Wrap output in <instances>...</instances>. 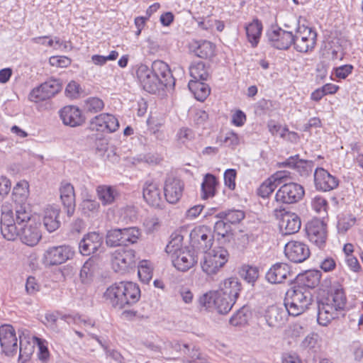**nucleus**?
I'll list each match as a JSON object with an SVG mask.
<instances>
[{"label":"nucleus","instance_id":"1","mask_svg":"<svg viewBox=\"0 0 363 363\" xmlns=\"http://www.w3.org/2000/svg\"><path fill=\"white\" fill-rule=\"evenodd\" d=\"M105 298L113 307L122 309L136 303L140 298L139 286L131 281H121L109 286Z\"/></svg>","mask_w":363,"mask_h":363},{"label":"nucleus","instance_id":"2","mask_svg":"<svg viewBox=\"0 0 363 363\" xmlns=\"http://www.w3.org/2000/svg\"><path fill=\"white\" fill-rule=\"evenodd\" d=\"M346 305V297L342 290H336L330 296L318 302L317 321L319 325L327 326L332 320L337 318Z\"/></svg>","mask_w":363,"mask_h":363},{"label":"nucleus","instance_id":"3","mask_svg":"<svg viewBox=\"0 0 363 363\" xmlns=\"http://www.w3.org/2000/svg\"><path fill=\"white\" fill-rule=\"evenodd\" d=\"M312 300L310 289L301 285H295L286 292L284 298L285 309L290 315H299L308 308Z\"/></svg>","mask_w":363,"mask_h":363},{"label":"nucleus","instance_id":"4","mask_svg":"<svg viewBox=\"0 0 363 363\" xmlns=\"http://www.w3.org/2000/svg\"><path fill=\"white\" fill-rule=\"evenodd\" d=\"M28 183L21 181L13 187L12 200L15 205L16 220L18 224L28 221L32 216L30 205L27 202L29 191Z\"/></svg>","mask_w":363,"mask_h":363},{"label":"nucleus","instance_id":"5","mask_svg":"<svg viewBox=\"0 0 363 363\" xmlns=\"http://www.w3.org/2000/svg\"><path fill=\"white\" fill-rule=\"evenodd\" d=\"M228 256V252L223 247L205 252L201 261L203 272L208 275L216 274L227 262Z\"/></svg>","mask_w":363,"mask_h":363},{"label":"nucleus","instance_id":"6","mask_svg":"<svg viewBox=\"0 0 363 363\" xmlns=\"http://www.w3.org/2000/svg\"><path fill=\"white\" fill-rule=\"evenodd\" d=\"M294 49L300 52H307L315 48L317 33L311 28L304 25L298 26L294 35Z\"/></svg>","mask_w":363,"mask_h":363},{"label":"nucleus","instance_id":"7","mask_svg":"<svg viewBox=\"0 0 363 363\" xmlns=\"http://www.w3.org/2000/svg\"><path fill=\"white\" fill-rule=\"evenodd\" d=\"M304 188L296 182L283 184L275 194L276 201L285 204H293L300 201L304 196Z\"/></svg>","mask_w":363,"mask_h":363},{"label":"nucleus","instance_id":"8","mask_svg":"<svg viewBox=\"0 0 363 363\" xmlns=\"http://www.w3.org/2000/svg\"><path fill=\"white\" fill-rule=\"evenodd\" d=\"M74 254V250L68 245L53 246L45 251L42 260L45 266L58 265L72 259Z\"/></svg>","mask_w":363,"mask_h":363},{"label":"nucleus","instance_id":"9","mask_svg":"<svg viewBox=\"0 0 363 363\" xmlns=\"http://www.w3.org/2000/svg\"><path fill=\"white\" fill-rule=\"evenodd\" d=\"M112 267L114 271L123 274L135 266V252L121 248L112 253Z\"/></svg>","mask_w":363,"mask_h":363},{"label":"nucleus","instance_id":"10","mask_svg":"<svg viewBox=\"0 0 363 363\" xmlns=\"http://www.w3.org/2000/svg\"><path fill=\"white\" fill-rule=\"evenodd\" d=\"M62 88V84L60 79H50L33 89L29 94V99L34 102L44 101L59 93Z\"/></svg>","mask_w":363,"mask_h":363},{"label":"nucleus","instance_id":"11","mask_svg":"<svg viewBox=\"0 0 363 363\" xmlns=\"http://www.w3.org/2000/svg\"><path fill=\"white\" fill-rule=\"evenodd\" d=\"M136 75L143 88L150 93H156L164 89L160 79L145 65L141 64L138 66Z\"/></svg>","mask_w":363,"mask_h":363},{"label":"nucleus","instance_id":"12","mask_svg":"<svg viewBox=\"0 0 363 363\" xmlns=\"http://www.w3.org/2000/svg\"><path fill=\"white\" fill-rule=\"evenodd\" d=\"M189 237L191 247L203 252L211 247L214 240L211 230L206 226L194 228Z\"/></svg>","mask_w":363,"mask_h":363},{"label":"nucleus","instance_id":"13","mask_svg":"<svg viewBox=\"0 0 363 363\" xmlns=\"http://www.w3.org/2000/svg\"><path fill=\"white\" fill-rule=\"evenodd\" d=\"M0 345L6 355L13 356L17 353L18 338L12 325H3L0 327Z\"/></svg>","mask_w":363,"mask_h":363},{"label":"nucleus","instance_id":"14","mask_svg":"<svg viewBox=\"0 0 363 363\" xmlns=\"http://www.w3.org/2000/svg\"><path fill=\"white\" fill-rule=\"evenodd\" d=\"M276 217H281L279 228L284 235H291L297 233L301 225L300 218L295 213L285 211L284 209L274 210Z\"/></svg>","mask_w":363,"mask_h":363},{"label":"nucleus","instance_id":"15","mask_svg":"<svg viewBox=\"0 0 363 363\" xmlns=\"http://www.w3.org/2000/svg\"><path fill=\"white\" fill-rule=\"evenodd\" d=\"M20 240L26 245L33 247L36 245L42 238L40 224L29 220L22 223L21 225Z\"/></svg>","mask_w":363,"mask_h":363},{"label":"nucleus","instance_id":"16","mask_svg":"<svg viewBox=\"0 0 363 363\" xmlns=\"http://www.w3.org/2000/svg\"><path fill=\"white\" fill-rule=\"evenodd\" d=\"M309 240L319 248L324 247L327 239L326 225L319 219H313L306 226Z\"/></svg>","mask_w":363,"mask_h":363},{"label":"nucleus","instance_id":"17","mask_svg":"<svg viewBox=\"0 0 363 363\" xmlns=\"http://www.w3.org/2000/svg\"><path fill=\"white\" fill-rule=\"evenodd\" d=\"M184 189V182L179 178L169 176L164 184V195L166 201L175 204L181 199Z\"/></svg>","mask_w":363,"mask_h":363},{"label":"nucleus","instance_id":"18","mask_svg":"<svg viewBox=\"0 0 363 363\" xmlns=\"http://www.w3.org/2000/svg\"><path fill=\"white\" fill-rule=\"evenodd\" d=\"M286 257L293 262L301 263L310 256L308 246L303 242L291 240L285 245Z\"/></svg>","mask_w":363,"mask_h":363},{"label":"nucleus","instance_id":"19","mask_svg":"<svg viewBox=\"0 0 363 363\" xmlns=\"http://www.w3.org/2000/svg\"><path fill=\"white\" fill-rule=\"evenodd\" d=\"M269 41L274 48L287 50L293 45L294 34L281 28H272L267 33Z\"/></svg>","mask_w":363,"mask_h":363},{"label":"nucleus","instance_id":"20","mask_svg":"<svg viewBox=\"0 0 363 363\" xmlns=\"http://www.w3.org/2000/svg\"><path fill=\"white\" fill-rule=\"evenodd\" d=\"M103 237L98 233L92 232L84 236L79 244V249L83 255L89 256L101 252Z\"/></svg>","mask_w":363,"mask_h":363},{"label":"nucleus","instance_id":"21","mask_svg":"<svg viewBox=\"0 0 363 363\" xmlns=\"http://www.w3.org/2000/svg\"><path fill=\"white\" fill-rule=\"evenodd\" d=\"M172 262L175 268L182 272H186L197 263V256L194 250L189 247L178 251L171 256Z\"/></svg>","mask_w":363,"mask_h":363},{"label":"nucleus","instance_id":"22","mask_svg":"<svg viewBox=\"0 0 363 363\" xmlns=\"http://www.w3.org/2000/svg\"><path fill=\"white\" fill-rule=\"evenodd\" d=\"M314 183L318 190L329 191L337 188L339 180L325 169L319 167L314 172Z\"/></svg>","mask_w":363,"mask_h":363},{"label":"nucleus","instance_id":"23","mask_svg":"<svg viewBox=\"0 0 363 363\" xmlns=\"http://www.w3.org/2000/svg\"><path fill=\"white\" fill-rule=\"evenodd\" d=\"M277 167L279 168L287 167L296 170L301 177H308L313 171V162L310 160H301L296 155L289 157L284 162H279Z\"/></svg>","mask_w":363,"mask_h":363},{"label":"nucleus","instance_id":"24","mask_svg":"<svg viewBox=\"0 0 363 363\" xmlns=\"http://www.w3.org/2000/svg\"><path fill=\"white\" fill-rule=\"evenodd\" d=\"M286 309L276 305L268 306L264 314L267 325L272 328L282 327L286 320Z\"/></svg>","mask_w":363,"mask_h":363},{"label":"nucleus","instance_id":"25","mask_svg":"<svg viewBox=\"0 0 363 363\" xmlns=\"http://www.w3.org/2000/svg\"><path fill=\"white\" fill-rule=\"evenodd\" d=\"M291 267L286 263H276L267 272L266 279L272 284L282 283L288 277L293 278Z\"/></svg>","mask_w":363,"mask_h":363},{"label":"nucleus","instance_id":"26","mask_svg":"<svg viewBox=\"0 0 363 363\" xmlns=\"http://www.w3.org/2000/svg\"><path fill=\"white\" fill-rule=\"evenodd\" d=\"M143 198L151 206L161 208L164 203L161 192L157 184L152 182H146L143 186Z\"/></svg>","mask_w":363,"mask_h":363},{"label":"nucleus","instance_id":"27","mask_svg":"<svg viewBox=\"0 0 363 363\" xmlns=\"http://www.w3.org/2000/svg\"><path fill=\"white\" fill-rule=\"evenodd\" d=\"M60 116L65 125L71 127L79 126L84 121L82 111L74 106H67L62 108L60 111Z\"/></svg>","mask_w":363,"mask_h":363},{"label":"nucleus","instance_id":"28","mask_svg":"<svg viewBox=\"0 0 363 363\" xmlns=\"http://www.w3.org/2000/svg\"><path fill=\"white\" fill-rule=\"evenodd\" d=\"M60 199L69 216L73 215L75 209V194L74 186L69 182H63L60 188Z\"/></svg>","mask_w":363,"mask_h":363},{"label":"nucleus","instance_id":"29","mask_svg":"<svg viewBox=\"0 0 363 363\" xmlns=\"http://www.w3.org/2000/svg\"><path fill=\"white\" fill-rule=\"evenodd\" d=\"M150 69L160 79L163 87H168L174 84V78L169 65L166 62L162 60H155L152 62Z\"/></svg>","mask_w":363,"mask_h":363},{"label":"nucleus","instance_id":"30","mask_svg":"<svg viewBox=\"0 0 363 363\" xmlns=\"http://www.w3.org/2000/svg\"><path fill=\"white\" fill-rule=\"evenodd\" d=\"M60 210L53 206H48L43 210V222L45 228L49 233H52L59 228Z\"/></svg>","mask_w":363,"mask_h":363},{"label":"nucleus","instance_id":"31","mask_svg":"<svg viewBox=\"0 0 363 363\" xmlns=\"http://www.w3.org/2000/svg\"><path fill=\"white\" fill-rule=\"evenodd\" d=\"M216 291L236 301L241 291V284L238 278L230 277L222 281Z\"/></svg>","mask_w":363,"mask_h":363},{"label":"nucleus","instance_id":"32","mask_svg":"<svg viewBox=\"0 0 363 363\" xmlns=\"http://www.w3.org/2000/svg\"><path fill=\"white\" fill-rule=\"evenodd\" d=\"M99 200L103 206L112 205L117 197L118 192L116 187L109 185H99L96 189Z\"/></svg>","mask_w":363,"mask_h":363},{"label":"nucleus","instance_id":"33","mask_svg":"<svg viewBox=\"0 0 363 363\" xmlns=\"http://www.w3.org/2000/svg\"><path fill=\"white\" fill-rule=\"evenodd\" d=\"M1 232L5 239L13 241L17 238H20L21 226L18 225L16 218L5 219L1 222Z\"/></svg>","mask_w":363,"mask_h":363},{"label":"nucleus","instance_id":"34","mask_svg":"<svg viewBox=\"0 0 363 363\" xmlns=\"http://www.w3.org/2000/svg\"><path fill=\"white\" fill-rule=\"evenodd\" d=\"M204 80H190L188 87L194 97L200 101H203L210 94L209 86L203 82Z\"/></svg>","mask_w":363,"mask_h":363},{"label":"nucleus","instance_id":"35","mask_svg":"<svg viewBox=\"0 0 363 363\" xmlns=\"http://www.w3.org/2000/svg\"><path fill=\"white\" fill-rule=\"evenodd\" d=\"M213 306L218 313L220 314L228 313L235 304V301L221 293L214 291Z\"/></svg>","mask_w":363,"mask_h":363},{"label":"nucleus","instance_id":"36","mask_svg":"<svg viewBox=\"0 0 363 363\" xmlns=\"http://www.w3.org/2000/svg\"><path fill=\"white\" fill-rule=\"evenodd\" d=\"M245 28L249 43L251 44L252 47H256L262 34V23L257 19H255L250 23L246 25Z\"/></svg>","mask_w":363,"mask_h":363},{"label":"nucleus","instance_id":"37","mask_svg":"<svg viewBox=\"0 0 363 363\" xmlns=\"http://www.w3.org/2000/svg\"><path fill=\"white\" fill-rule=\"evenodd\" d=\"M191 80H207L209 77V68L203 62H194L189 67Z\"/></svg>","mask_w":363,"mask_h":363},{"label":"nucleus","instance_id":"38","mask_svg":"<svg viewBox=\"0 0 363 363\" xmlns=\"http://www.w3.org/2000/svg\"><path fill=\"white\" fill-rule=\"evenodd\" d=\"M216 184L217 179L215 176L211 174H206L201 184V198L207 199L213 197L215 195Z\"/></svg>","mask_w":363,"mask_h":363},{"label":"nucleus","instance_id":"39","mask_svg":"<svg viewBox=\"0 0 363 363\" xmlns=\"http://www.w3.org/2000/svg\"><path fill=\"white\" fill-rule=\"evenodd\" d=\"M320 279V273L319 271H308L298 277V281L301 283L298 285L307 287L311 291L312 289L315 288L319 284Z\"/></svg>","mask_w":363,"mask_h":363},{"label":"nucleus","instance_id":"40","mask_svg":"<svg viewBox=\"0 0 363 363\" xmlns=\"http://www.w3.org/2000/svg\"><path fill=\"white\" fill-rule=\"evenodd\" d=\"M35 343H34V339L33 338V342H30L26 340V338L22 339L20 337V342L18 344V352H19V361H21L22 363L26 362L29 359L30 356L33 354L34 352Z\"/></svg>","mask_w":363,"mask_h":363},{"label":"nucleus","instance_id":"41","mask_svg":"<svg viewBox=\"0 0 363 363\" xmlns=\"http://www.w3.org/2000/svg\"><path fill=\"white\" fill-rule=\"evenodd\" d=\"M217 218L225 220L229 224L239 223L245 218V213L240 210H228L219 213Z\"/></svg>","mask_w":363,"mask_h":363},{"label":"nucleus","instance_id":"42","mask_svg":"<svg viewBox=\"0 0 363 363\" xmlns=\"http://www.w3.org/2000/svg\"><path fill=\"white\" fill-rule=\"evenodd\" d=\"M215 45L210 41L203 40L198 43L194 50L196 56L200 58H208L214 55Z\"/></svg>","mask_w":363,"mask_h":363},{"label":"nucleus","instance_id":"43","mask_svg":"<svg viewBox=\"0 0 363 363\" xmlns=\"http://www.w3.org/2000/svg\"><path fill=\"white\" fill-rule=\"evenodd\" d=\"M171 240L166 246L165 251L171 256L174 255L178 251L184 250L182 247L183 236L178 233H173L171 235Z\"/></svg>","mask_w":363,"mask_h":363},{"label":"nucleus","instance_id":"44","mask_svg":"<svg viewBox=\"0 0 363 363\" xmlns=\"http://www.w3.org/2000/svg\"><path fill=\"white\" fill-rule=\"evenodd\" d=\"M81 209L83 214L86 216H94L96 215L100 209V203L95 199H84L81 203Z\"/></svg>","mask_w":363,"mask_h":363},{"label":"nucleus","instance_id":"45","mask_svg":"<svg viewBox=\"0 0 363 363\" xmlns=\"http://www.w3.org/2000/svg\"><path fill=\"white\" fill-rule=\"evenodd\" d=\"M138 274L141 281L147 284L152 279V270L150 263L147 260L140 262Z\"/></svg>","mask_w":363,"mask_h":363},{"label":"nucleus","instance_id":"46","mask_svg":"<svg viewBox=\"0 0 363 363\" xmlns=\"http://www.w3.org/2000/svg\"><path fill=\"white\" fill-rule=\"evenodd\" d=\"M123 245L136 243L140 236V232L135 227L122 229Z\"/></svg>","mask_w":363,"mask_h":363},{"label":"nucleus","instance_id":"47","mask_svg":"<svg viewBox=\"0 0 363 363\" xmlns=\"http://www.w3.org/2000/svg\"><path fill=\"white\" fill-rule=\"evenodd\" d=\"M106 244L111 247L123 245L122 229L115 228L109 230L106 235Z\"/></svg>","mask_w":363,"mask_h":363},{"label":"nucleus","instance_id":"48","mask_svg":"<svg viewBox=\"0 0 363 363\" xmlns=\"http://www.w3.org/2000/svg\"><path fill=\"white\" fill-rule=\"evenodd\" d=\"M277 184L270 176L268 179L262 182L257 189V194L262 198H267L272 194L277 187Z\"/></svg>","mask_w":363,"mask_h":363},{"label":"nucleus","instance_id":"49","mask_svg":"<svg viewBox=\"0 0 363 363\" xmlns=\"http://www.w3.org/2000/svg\"><path fill=\"white\" fill-rule=\"evenodd\" d=\"M104 107L103 100L98 97H89L84 101V109L86 112L95 113L101 111Z\"/></svg>","mask_w":363,"mask_h":363},{"label":"nucleus","instance_id":"50","mask_svg":"<svg viewBox=\"0 0 363 363\" xmlns=\"http://www.w3.org/2000/svg\"><path fill=\"white\" fill-rule=\"evenodd\" d=\"M33 339L34 343H35L38 348V356L39 359L42 362H46L50 357V353L48 349V342L46 340L37 337H33Z\"/></svg>","mask_w":363,"mask_h":363},{"label":"nucleus","instance_id":"51","mask_svg":"<svg viewBox=\"0 0 363 363\" xmlns=\"http://www.w3.org/2000/svg\"><path fill=\"white\" fill-rule=\"evenodd\" d=\"M106 118L107 113H101L93 118L90 123L91 128L93 130L107 132Z\"/></svg>","mask_w":363,"mask_h":363},{"label":"nucleus","instance_id":"52","mask_svg":"<svg viewBox=\"0 0 363 363\" xmlns=\"http://www.w3.org/2000/svg\"><path fill=\"white\" fill-rule=\"evenodd\" d=\"M247 309L245 307L240 308L230 319L232 325L237 326L245 324L247 321Z\"/></svg>","mask_w":363,"mask_h":363},{"label":"nucleus","instance_id":"53","mask_svg":"<svg viewBox=\"0 0 363 363\" xmlns=\"http://www.w3.org/2000/svg\"><path fill=\"white\" fill-rule=\"evenodd\" d=\"M356 219L352 216H347L341 218L337 223V230L339 233H345L355 223Z\"/></svg>","mask_w":363,"mask_h":363},{"label":"nucleus","instance_id":"54","mask_svg":"<svg viewBox=\"0 0 363 363\" xmlns=\"http://www.w3.org/2000/svg\"><path fill=\"white\" fill-rule=\"evenodd\" d=\"M230 231V224L225 220L220 219L215 223L214 232L224 238Z\"/></svg>","mask_w":363,"mask_h":363},{"label":"nucleus","instance_id":"55","mask_svg":"<svg viewBox=\"0 0 363 363\" xmlns=\"http://www.w3.org/2000/svg\"><path fill=\"white\" fill-rule=\"evenodd\" d=\"M271 177L278 185L289 179H293V174L287 170L277 171Z\"/></svg>","mask_w":363,"mask_h":363},{"label":"nucleus","instance_id":"56","mask_svg":"<svg viewBox=\"0 0 363 363\" xmlns=\"http://www.w3.org/2000/svg\"><path fill=\"white\" fill-rule=\"evenodd\" d=\"M236 171L234 169H228L224 173V182L225 186L233 190L235 187Z\"/></svg>","mask_w":363,"mask_h":363},{"label":"nucleus","instance_id":"57","mask_svg":"<svg viewBox=\"0 0 363 363\" xmlns=\"http://www.w3.org/2000/svg\"><path fill=\"white\" fill-rule=\"evenodd\" d=\"M13 211H15V205L9 203L5 202L3 203L1 206V220L10 219H15L13 215Z\"/></svg>","mask_w":363,"mask_h":363},{"label":"nucleus","instance_id":"58","mask_svg":"<svg viewBox=\"0 0 363 363\" xmlns=\"http://www.w3.org/2000/svg\"><path fill=\"white\" fill-rule=\"evenodd\" d=\"M352 70H353L352 65H342V66L335 68L334 73L337 78L344 79L346 77H347V76L349 74H350L352 73Z\"/></svg>","mask_w":363,"mask_h":363},{"label":"nucleus","instance_id":"59","mask_svg":"<svg viewBox=\"0 0 363 363\" xmlns=\"http://www.w3.org/2000/svg\"><path fill=\"white\" fill-rule=\"evenodd\" d=\"M318 335L315 333L308 335L302 341L301 347L305 349H313L318 343Z\"/></svg>","mask_w":363,"mask_h":363},{"label":"nucleus","instance_id":"60","mask_svg":"<svg viewBox=\"0 0 363 363\" xmlns=\"http://www.w3.org/2000/svg\"><path fill=\"white\" fill-rule=\"evenodd\" d=\"M40 290V285L33 277H28L26 283V291L28 294L33 295Z\"/></svg>","mask_w":363,"mask_h":363},{"label":"nucleus","instance_id":"61","mask_svg":"<svg viewBox=\"0 0 363 363\" xmlns=\"http://www.w3.org/2000/svg\"><path fill=\"white\" fill-rule=\"evenodd\" d=\"M213 296L214 291H211L202 295L198 300L199 306L206 308H211V305L213 304Z\"/></svg>","mask_w":363,"mask_h":363},{"label":"nucleus","instance_id":"62","mask_svg":"<svg viewBox=\"0 0 363 363\" xmlns=\"http://www.w3.org/2000/svg\"><path fill=\"white\" fill-rule=\"evenodd\" d=\"M193 131L187 128H181L177 133V138L182 143H185L194 138Z\"/></svg>","mask_w":363,"mask_h":363},{"label":"nucleus","instance_id":"63","mask_svg":"<svg viewBox=\"0 0 363 363\" xmlns=\"http://www.w3.org/2000/svg\"><path fill=\"white\" fill-rule=\"evenodd\" d=\"M311 205L317 213H320L326 210L327 201L321 196H315L312 200Z\"/></svg>","mask_w":363,"mask_h":363},{"label":"nucleus","instance_id":"64","mask_svg":"<svg viewBox=\"0 0 363 363\" xmlns=\"http://www.w3.org/2000/svg\"><path fill=\"white\" fill-rule=\"evenodd\" d=\"M191 359H184V363H206L204 359L201 357V354L199 350L194 347L191 350Z\"/></svg>","mask_w":363,"mask_h":363}]
</instances>
